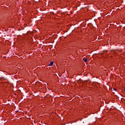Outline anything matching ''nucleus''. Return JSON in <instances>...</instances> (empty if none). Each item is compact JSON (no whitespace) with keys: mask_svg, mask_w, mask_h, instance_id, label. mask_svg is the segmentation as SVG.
Instances as JSON below:
<instances>
[{"mask_svg":"<svg viewBox=\"0 0 125 125\" xmlns=\"http://www.w3.org/2000/svg\"><path fill=\"white\" fill-rule=\"evenodd\" d=\"M83 61H84V62H87V59H86L85 58H83Z\"/></svg>","mask_w":125,"mask_h":125,"instance_id":"obj_1","label":"nucleus"},{"mask_svg":"<svg viewBox=\"0 0 125 125\" xmlns=\"http://www.w3.org/2000/svg\"><path fill=\"white\" fill-rule=\"evenodd\" d=\"M53 65V62H51L49 64V66H52Z\"/></svg>","mask_w":125,"mask_h":125,"instance_id":"obj_2","label":"nucleus"},{"mask_svg":"<svg viewBox=\"0 0 125 125\" xmlns=\"http://www.w3.org/2000/svg\"><path fill=\"white\" fill-rule=\"evenodd\" d=\"M98 84H98V83H96V85H98Z\"/></svg>","mask_w":125,"mask_h":125,"instance_id":"obj_3","label":"nucleus"},{"mask_svg":"<svg viewBox=\"0 0 125 125\" xmlns=\"http://www.w3.org/2000/svg\"><path fill=\"white\" fill-rule=\"evenodd\" d=\"M2 79V77L0 78V80H1Z\"/></svg>","mask_w":125,"mask_h":125,"instance_id":"obj_4","label":"nucleus"},{"mask_svg":"<svg viewBox=\"0 0 125 125\" xmlns=\"http://www.w3.org/2000/svg\"><path fill=\"white\" fill-rule=\"evenodd\" d=\"M114 90H117V89H114Z\"/></svg>","mask_w":125,"mask_h":125,"instance_id":"obj_5","label":"nucleus"},{"mask_svg":"<svg viewBox=\"0 0 125 125\" xmlns=\"http://www.w3.org/2000/svg\"><path fill=\"white\" fill-rule=\"evenodd\" d=\"M124 91H125V88H124Z\"/></svg>","mask_w":125,"mask_h":125,"instance_id":"obj_6","label":"nucleus"}]
</instances>
